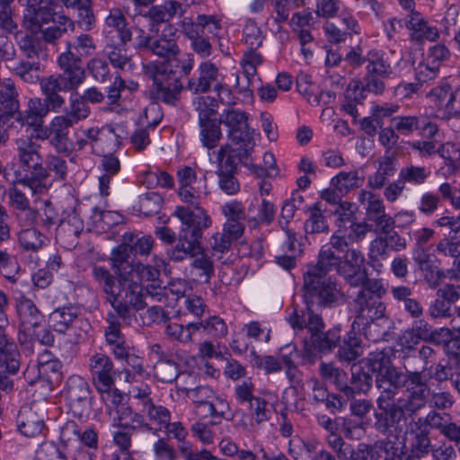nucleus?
Returning a JSON list of instances; mask_svg holds the SVG:
<instances>
[{"label": "nucleus", "instance_id": "obj_1", "mask_svg": "<svg viewBox=\"0 0 460 460\" xmlns=\"http://www.w3.org/2000/svg\"><path fill=\"white\" fill-rule=\"evenodd\" d=\"M93 277L99 288L107 296L106 300L118 315L123 319L130 318L132 311H140L149 305L145 301L142 283L157 284L160 281V270L151 265L136 262L130 271L128 281L121 283L119 288L114 286L111 272L102 266H93Z\"/></svg>", "mask_w": 460, "mask_h": 460}, {"label": "nucleus", "instance_id": "obj_57", "mask_svg": "<svg viewBox=\"0 0 460 460\" xmlns=\"http://www.w3.org/2000/svg\"><path fill=\"white\" fill-rule=\"evenodd\" d=\"M19 357L13 346L0 347V371L16 374L20 368Z\"/></svg>", "mask_w": 460, "mask_h": 460}, {"label": "nucleus", "instance_id": "obj_64", "mask_svg": "<svg viewBox=\"0 0 460 460\" xmlns=\"http://www.w3.org/2000/svg\"><path fill=\"white\" fill-rule=\"evenodd\" d=\"M59 222L58 214L49 200H45L43 208L38 210V218L36 226L45 231H49Z\"/></svg>", "mask_w": 460, "mask_h": 460}, {"label": "nucleus", "instance_id": "obj_49", "mask_svg": "<svg viewBox=\"0 0 460 460\" xmlns=\"http://www.w3.org/2000/svg\"><path fill=\"white\" fill-rule=\"evenodd\" d=\"M431 174L429 168L426 166H418L409 164L402 167L399 172V178L406 183L411 185H422L424 184Z\"/></svg>", "mask_w": 460, "mask_h": 460}, {"label": "nucleus", "instance_id": "obj_11", "mask_svg": "<svg viewBox=\"0 0 460 460\" xmlns=\"http://www.w3.org/2000/svg\"><path fill=\"white\" fill-rule=\"evenodd\" d=\"M23 7L22 25L32 34L40 33L41 27L48 25L61 12H57V0H18Z\"/></svg>", "mask_w": 460, "mask_h": 460}, {"label": "nucleus", "instance_id": "obj_15", "mask_svg": "<svg viewBox=\"0 0 460 460\" xmlns=\"http://www.w3.org/2000/svg\"><path fill=\"white\" fill-rule=\"evenodd\" d=\"M224 75L219 67L211 60L202 61L197 68L196 75L190 78L186 89L193 94L208 93L220 89L226 92L222 86Z\"/></svg>", "mask_w": 460, "mask_h": 460}, {"label": "nucleus", "instance_id": "obj_47", "mask_svg": "<svg viewBox=\"0 0 460 460\" xmlns=\"http://www.w3.org/2000/svg\"><path fill=\"white\" fill-rule=\"evenodd\" d=\"M363 177L359 176L358 170L341 172L332 179V185L344 195L353 189L358 188L363 182Z\"/></svg>", "mask_w": 460, "mask_h": 460}, {"label": "nucleus", "instance_id": "obj_45", "mask_svg": "<svg viewBox=\"0 0 460 460\" xmlns=\"http://www.w3.org/2000/svg\"><path fill=\"white\" fill-rule=\"evenodd\" d=\"M84 229V222L76 211L69 212L60 221L57 227V234L60 237L71 239L77 238Z\"/></svg>", "mask_w": 460, "mask_h": 460}, {"label": "nucleus", "instance_id": "obj_32", "mask_svg": "<svg viewBox=\"0 0 460 460\" xmlns=\"http://www.w3.org/2000/svg\"><path fill=\"white\" fill-rule=\"evenodd\" d=\"M378 166L376 171L367 177V186L372 190H381L384 188L390 177H393L397 169L395 158L392 155H385L377 159Z\"/></svg>", "mask_w": 460, "mask_h": 460}, {"label": "nucleus", "instance_id": "obj_24", "mask_svg": "<svg viewBox=\"0 0 460 460\" xmlns=\"http://www.w3.org/2000/svg\"><path fill=\"white\" fill-rule=\"evenodd\" d=\"M402 371L388 369L376 376V386L379 392L376 404L396 402L395 398L402 386Z\"/></svg>", "mask_w": 460, "mask_h": 460}, {"label": "nucleus", "instance_id": "obj_8", "mask_svg": "<svg viewBox=\"0 0 460 460\" xmlns=\"http://www.w3.org/2000/svg\"><path fill=\"white\" fill-rule=\"evenodd\" d=\"M247 114L238 109L228 108L220 114L219 123L227 127V137L233 144L237 146L232 148L229 146L228 153H234L239 158L247 157L252 148V131L248 127Z\"/></svg>", "mask_w": 460, "mask_h": 460}, {"label": "nucleus", "instance_id": "obj_19", "mask_svg": "<svg viewBox=\"0 0 460 460\" xmlns=\"http://www.w3.org/2000/svg\"><path fill=\"white\" fill-rule=\"evenodd\" d=\"M66 398L71 411L78 418L88 415L91 409L90 386L80 376H72L66 382Z\"/></svg>", "mask_w": 460, "mask_h": 460}, {"label": "nucleus", "instance_id": "obj_26", "mask_svg": "<svg viewBox=\"0 0 460 460\" xmlns=\"http://www.w3.org/2000/svg\"><path fill=\"white\" fill-rule=\"evenodd\" d=\"M287 320L295 331H303L306 328L310 335L318 333L324 328L322 317L311 306H306V310L301 312L293 308Z\"/></svg>", "mask_w": 460, "mask_h": 460}, {"label": "nucleus", "instance_id": "obj_50", "mask_svg": "<svg viewBox=\"0 0 460 460\" xmlns=\"http://www.w3.org/2000/svg\"><path fill=\"white\" fill-rule=\"evenodd\" d=\"M199 136L202 145L212 149L216 147L221 138V129L216 119L207 121L199 122Z\"/></svg>", "mask_w": 460, "mask_h": 460}, {"label": "nucleus", "instance_id": "obj_12", "mask_svg": "<svg viewBox=\"0 0 460 460\" xmlns=\"http://www.w3.org/2000/svg\"><path fill=\"white\" fill-rule=\"evenodd\" d=\"M404 368L402 386L405 387V392L404 396L400 399L418 413L425 408L430 394L429 377L427 376L424 370H411L406 365H404Z\"/></svg>", "mask_w": 460, "mask_h": 460}, {"label": "nucleus", "instance_id": "obj_14", "mask_svg": "<svg viewBox=\"0 0 460 460\" xmlns=\"http://www.w3.org/2000/svg\"><path fill=\"white\" fill-rule=\"evenodd\" d=\"M179 182L178 194L181 200L198 207L201 199L208 195L207 177L203 174L197 176L196 171L190 166H184L178 170Z\"/></svg>", "mask_w": 460, "mask_h": 460}, {"label": "nucleus", "instance_id": "obj_4", "mask_svg": "<svg viewBox=\"0 0 460 460\" xmlns=\"http://www.w3.org/2000/svg\"><path fill=\"white\" fill-rule=\"evenodd\" d=\"M385 293L384 288L379 294H371L352 302L356 314L353 324L361 325L366 338L373 342L388 341L394 328L393 321L385 315V305L381 301Z\"/></svg>", "mask_w": 460, "mask_h": 460}, {"label": "nucleus", "instance_id": "obj_43", "mask_svg": "<svg viewBox=\"0 0 460 460\" xmlns=\"http://www.w3.org/2000/svg\"><path fill=\"white\" fill-rule=\"evenodd\" d=\"M104 52L113 67L122 71H130L133 69L134 63L131 56L128 54L126 45H123L122 42L117 45H107L104 49Z\"/></svg>", "mask_w": 460, "mask_h": 460}, {"label": "nucleus", "instance_id": "obj_18", "mask_svg": "<svg viewBox=\"0 0 460 460\" xmlns=\"http://www.w3.org/2000/svg\"><path fill=\"white\" fill-rule=\"evenodd\" d=\"M46 416L44 402H32L22 406L17 417L20 432L26 437H35L40 434L45 427Z\"/></svg>", "mask_w": 460, "mask_h": 460}, {"label": "nucleus", "instance_id": "obj_5", "mask_svg": "<svg viewBox=\"0 0 460 460\" xmlns=\"http://www.w3.org/2000/svg\"><path fill=\"white\" fill-rule=\"evenodd\" d=\"M337 274L342 277L349 287L359 288L353 299L362 298L371 294H379L385 288L381 279L368 277L364 254L358 249L348 250L341 256Z\"/></svg>", "mask_w": 460, "mask_h": 460}, {"label": "nucleus", "instance_id": "obj_37", "mask_svg": "<svg viewBox=\"0 0 460 460\" xmlns=\"http://www.w3.org/2000/svg\"><path fill=\"white\" fill-rule=\"evenodd\" d=\"M143 411L146 414L149 424L158 432L164 429V426H168L171 420V411L163 405H156L151 398H146L143 402Z\"/></svg>", "mask_w": 460, "mask_h": 460}, {"label": "nucleus", "instance_id": "obj_29", "mask_svg": "<svg viewBox=\"0 0 460 460\" xmlns=\"http://www.w3.org/2000/svg\"><path fill=\"white\" fill-rule=\"evenodd\" d=\"M116 416L112 419V426L123 429L136 431L138 429L156 434V429L146 421L144 416L138 412H135L128 406L121 405L116 411Z\"/></svg>", "mask_w": 460, "mask_h": 460}, {"label": "nucleus", "instance_id": "obj_25", "mask_svg": "<svg viewBox=\"0 0 460 460\" xmlns=\"http://www.w3.org/2000/svg\"><path fill=\"white\" fill-rule=\"evenodd\" d=\"M132 252L128 242H125L119 244L117 248L112 251V257L111 258V267L113 274L111 273V279L114 286L119 288L121 283L128 281L130 271L133 270V266L136 262L129 261V254Z\"/></svg>", "mask_w": 460, "mask_h": 460}, {"label": "nucleus", "instance_id": "obj_2", "mask_svg": "<svg viewBox=\"0 0 460 460\" xmlns=\"http://www.w3.org/2000/svg\"><path fill=\"white\" fill-rule=\"evenodd\" d=\"M31 127L33 133L16 138V155L22 170L15 172L16 181L31 190L33 193L41 194L48 190L49 173L43 166V156L40 153V145L34 140L50 139L52 130L50 125L43 126V120L36 121Z\"/></svg>", "mask_w": 460, "mask_h": 460}, {"label": "nucleus", "instance_id": "obj_58", "mask_svg": "<svg viewBox=\"0 0 460 460\" xmlns=\"http://www.w3.org/2000/svg\"><path fill=\"white\" fill-rule=\"evenodd\" d=\"M66 114L77 124L90 116L91 109L79 94H72L69 98V111Z\"/></svg>", "mask_w": 460, "mask_h": 460}, {"label": "nucleus", "instance_id": "obj_38", "mask_svg": "<svg viewBox=\"0 0 460 460\" xmlns=\"http://www.w3.org/2000/svg\"><path fill=\"white\" fill-rule=\"evenodd\" d=\"M341 256L326 245H323L317 256V261L315 264H309L306 266L307 270H312L313 269L318 270V273L324 274L336 270L338 273V268L340 267Z\"/></svg>", "mask_w": 460, "mask_h": 460}, {"label": "nucleus", "instance_id": "obj_36", "mask_svg": "<svg viewBox=\"0 0 460 460\" xmlns=\"http://www.w3.org/2000/svg\"><path fill=\"white\" fill-rule=\"evenodd\" d=\"M319 373L323 381L332 384L336 389L347 396L349 392V376L346 371L337 367L333 363L322 362L319 366Z\"/></svg>", "mask_w": 460, "mask_h": 460}, {"label": "nucleus", "instance_id": "obj_7", "mask_svg": "<svg viewBox=\"0 0 460 460\" xmlns=\"http://www.w3.org/2000/svg\"><path fill=\"white\" fill-rule=\"evenodd\" d=\"M32 33L24 34L17 42L19 49L26 58L7 65L10 72L22 82L35 84L40 80L41 71L39 56L41 53L40 41Z\"/></svg>", "mask_w": 460, "mask_h": 460}, {"label": "nucleus", "instance_id": "obj_63", "mask_svg": "<svg viewBox=\"0 0 460 460\" xmlns=\"http://www.w3.org/2000/svg\"><path fill=\"white\" fill-rule=\"evenodd\" d=\"M244 44L248 49H259L264 40V35L257 22L248 20L243 29Z\"/></svg>", "mask_w": 460, "mask_h": 460}, {"label": "nucleus", "instance_id": "obj_56", "mask_svg": "<svg viewBox=\"0 0 460 460\" xmlns=\"http://www.w3.org/2000/svg\"><path fill=\"white\" fill-rule=\"evenodd\" d=\"M19 243L26 251L36 252L44 244V236L35 227H28L19 233Z\"/></svg>", "mask_w": 460, "mask_h": 460}, {"label": "nucleus", "instance_id": "obj_41", "mask_svg": "<svg viewBox=\"0 0 460 460\" xmlns=\"http://www.w3.org/2000/svg\"><path fill=\"white\" fill-rule=\"evenodd\" d=\"M105 25L114 29L119 36L120 42L127 45L132 40V31L128 26V22L119 8H111L105 18Z\"/></svg>", "mask_w": 460, "mask_h": 460}, {"label": "nucleus", "instance_id": "obj_22", "mask_svg": "<svg viewBox=\"0 0 460 460\" xmlns=\"http://www.w3.org/2000/svg\"><path fill=\"white\" fill-rule=\"evenodd\" d=\"M49 323L54 331L60 333H66L73 328L83 330L89 327L87 321L80 317L78 309L72 305L55 309L49 315Z\"/></svg>", "mask_w": 460, "mask_h": 460}, {"label": "nucleus", "instance_id": "obj_31", "mask_svg": "<svg viewBox=\"0 0 460 460\" xmlns=\"http://www.w3.org/2000/svg\"><path fill=\"white\" fill-rule=\"evenodd\" d=\"M51 22L52 25L47 28L41 27L40 31L42 40L50 45H56L66 33L74 32L75 30V22L64 12L58 14Z\"/></svg>", "mask_w": 460, "mask_h": 460}, {"label": "nucleus", "instance_id": "obj_46", "mask_svg": "<svg viewBox=\"0 0 460 460\" xmlns=\"http://www.w3.org/2000/svg\"><path fill=\"white\" fill-rule=\"evenodd\" d=\"M392 349L376 350L369 354L365 359L363 364L367 367L371 368L373 373L384 374L388 369H399L393 366L390 362Z\"/></svg>", "mask_w": 460, "mask_h": 460}, {"label": "nucleus", "instance_id": "obj_21", "mask_svg": "<svg viewBox=\"0 0 460 460\" xmlns=\"http://www.w3.org/2000/svg\"><path fill=\"white\" fill-rule=\"evenodd\" d=\"M414 420L429 432L430 429L438 430L442 436L451 441H457L460 438V426L452 421V417L448 413L432 410L425 417H419Z\"/></svg>", "mask_w": 460, "mask_h": 460}, {"label": "nucleus", "instance_id": "obj_40", "mask_svg": "<svg viewBox=\"0 0 460 460\" xmlns=\"http://www.w3.org/2000/svg\"><path fill=\"white\" fill-rule=\"evenodd\" d=\"M341 329L334 327L327 332H320L310 335L309 342L311 347L317 351H331L341 341Z\"/></svg>", "mask_w": 460, "mask_h": 460}, {"label": "nucleus", "instance_id": "obj_28", "mask_svg": "<svg viewBox=\"0 0 460 460\" xmlns=\"http://www.w3.org/2000/svg\"><path fill=\"white\" fill-rule=\"evenodd\" d=\"M407 433L411 436L410 453L407 456L420 459L432 453L429 431L419 426L414 419L409 422Z\"/></svg>", "mask_w": 460, "mask_h": 460}, {"label": "nucleus", "instance_id": "obj_23", "mask_svg": "<svg viewBox=\"0 0 460 460\" xmlns=\"http://www.w3.org/2000/svg\"><path fill=\"white\" fill-rule=\"evenodd\" d=\"M152 352L157 356L154 365V376L161 383H172L181 373L180 364L176 361L177 356L165 352L159 344L152 346Z\"/></svg>", "mask_w": 460, "mask_h": 460}, {"label": "nucleus", "instance_id": "obj_59", "mask_svg": "<svg viewBox=\"0 0 460 460\" xmlns=\"http://www.w3.org/2000/svg\"><path fill=\"white\" fill-rule=\"evenodd\" d=\"M20 266L15 257L6 250L0 249V274L12 283L17 281Z\"/></svg>", "mask_w": 460, "mask_h": 460}, {"label": "nucleus", "instance_id": "obj_27", "mask_svg": "<svg viewBox=\"0 0 460 460\" xmlns=\"http://www.w3.org/2000/svg\"><path fill=\"white\" fill-rule=\"evenodd\" d=\"M177 30L171 24L164 26L161 34L153 39L150 51L160 58H173L180 53Z\"/></svg>", "mask_w": 460, "mask_h": 460}, {"label": "nucleus", "instance_id": "obj_16", "mask_svg": "<svg viewBox=\"0 0 460 460\" xmlns=\"http://www.w3.org/2000/svg\"><path fill=\"white\" fill-rule=\"evenodd\" d=\"M229 146H221L218 151V167L216 171L217 184L222 192L234 195L240 190V182L236 178L237 163L241 161L234 153H228Z\"/></svg>", "mask_w": 460, "mask_h": 460}, {"label": "nucleus", "instance_id": "obj_52", "mask_svg": "<svg viewBox=\"0 0 460 460\" xmlns=\"http://www.w3.org/2000/svg\"><path fill=\"white\" fill-rule=\"evenodd\" d=\"M358 199L366 211V218L385 212L383 199L372 191L361 190L358 192Z\"/></svg>", "mask_w": 460, "mask_h": 460}, {"label": "nucleus", "instance_id": "obj_20", "mask_svg": "<svg viewBox=\"0 0 460 460\" xmlns=\"http://www.w3.org/2000/svg\"><path fill=\"white\" fill-rule=\"evenodd\" d=\"M93 383L98 392H103L115 385V370L112 360L103 353L92 355L88 361Z\"/></svg>", "mask_w": 460, "mask_h": 460}, {"label": "nucleus", "instance_id": "obj_17", "mask_svg": "<svg viewBox=\"0 0 460 460\" xmlns=\"http://www.w3.org/2000/svg\"><path fill=\"white\" fill-rule=\"evenodd\" d=\"M15 308L19 321L18 339L33 334L34 329H40L45 322V316L35 303L22 295L15 299Z\"/></svg>", "mask_w": 460, "mask_h": 460}, {"label": "nucleus", "instance_id": "obj_39", "mask_svg": "<svg viewBox=\"0 0 460 460\" xmlns=\"http://www.w3.org/2000/svg\"><path fill=\"white\" fill-rule=\"evenodd\" d=\"M389 77H380L376 75H365L364 85L360 88L358 83H355L353 86V93H351V84L348 89V97L355 101H359L362 96L363 91H367L374 94H382L385 89V81Z\"/></svg>", "mask_w": 460, "mask_h": 460}, {"label": "nucleus", "instance_id": "obj_3", "mask_svg": "<svg viewBox=\"0 0 460 460\" xmlns=\"http://www.w3.org/2000/svg\"><path fill=\"white\" fill-rule=\"evenodd\" d=\"M173 216L181 223L176 244L169 252L172 261L180 262L192 259L202 252L203 231L210 226L211 220L199 207L192 210L188 207H176Z\"/></svg>", "mask_w": 460, "mask_h": 460}, {"label": "nucleus", "instance_id": "obj_6", "mask_svg": "<svg viewBox=\"0 0 460 460\" xmlns=\"http://www.w3.org/2000/svg\"><path fill=\"white\" fill-rule=\"evenodd\" d=\"M305 269L303 275V299L306 306L331 307L337 301L338 288L335 280L324 274Z\"/></svg>", "mask_w": 460, "mask_h": 460}, {"label": "nucleus", "instance_id": "obj_62", "mask_svg": "<svg viewBox=\"0 0 460 460\" xmlns=\"http://www.w3.org/2000/svg\"><path fill=\"white\" fill-rule=\"evenodd\" d=\"M460 95V90H456L453 93V95L449 97L441 107L436 109V116L438 119L449 120L453 118H460V101L458 97Z\"/></svg>", "mask_w": 460, "mask_h": 460}, {"label": "nucleus", "instance_id": "obj_54", "mask_svg": "<svg viewBox=\"0 0 460 460\" xmlns=\"http://www.w3.org/2000/svg\"><path fill=\"white\" fill-rule=\"evenodd\" d=\"M381 454L376 444L360 442L356 447L350 446L344 460H379Z\"/></svg>", "mask_w": 460, "mask_h": 460}, {"label": "nucleus", "instance_id": "obj_35", "mask_svg": "<svg viewBox=\"0 0 460 460\" xmlns=\"http://www.w3.org/2000/svg\"><path fill=\"white\" fill-rule=\"evenodd\" d=\"M66 9L77 11V23L84 31H91L96 22L92 0H59Z\"/></svg>", "mask_w": 460, "mask_h": 460}, {"label": "nucleus", "instance_id": "obj_51", "mask_svg": "<svg viewBox=\"0 0 460 460\" xmlns=\"http://www.w3.org/2000/svg\"><path fill=\"white\" fill-rule=\"evenodd\" d=\"M189 396L192 399L193 403L196 405L197 410L201 408H208V411H214V400L223 403L217 397H216L214 391L206 385H200L189 391Z\"/></svg>", "mask_w": 460, "mask_h": 460}, {"label": "nucleus", "instance_id": "obj_61", "mask_svg": "<svg viewBox=\"0 0 460 460\" xmlns=\"http://www.w3.org/2000/svg\"><path fill=\"white\" fill-rule=\"evenodd\" d=\"M192 269L199 271V277L205 283H209L211 277L214 275V264L211 258L202 249V252L192 258L190 264Z\"/></svg>", "mask_w": 460, "mask_h": 460}, {"label": "nucleus", "instance_id": "obj_42", "mask_svg": "<svg viewBox=\"0 0 460 460\" xmlns=\"http://www.w3.org/2000/svg\"><path fill=\"white\" fill-rule=\"evenodd\" d=\"M366 75H376L380 77H390L393 67L381 51L372 49L367 54Z\"/></svg>", "mask_w": 460, "mask_h": 460}, {"label": "nucleus", "instance_id": "obj_34", "mask_svg": "<svg viewBox=\"0 0 460 460\" xmlns=\"http://www.w3.org/2000/svg\"><path fill=\"white\" fill-rule=\"evenodd\" d=\"M358 22L348 15L341 19L337 24L326 22L323 30L328 40L332 43H341L346 40L348 35L358 33Z\"/></svg>", "mask_w": 460, "mask_h": 460}, {"label": "nucleus", "instance_id": "obj_9", "mask_svg": "<svg viewBox=\"0 0 460 460\" xmlns=\"http://www.w3.org/2000/svg\"><path fill=\"white\" fill-rule=\"evenodd\" d=\"M149 73L153 80L150 90L151 98L156 102L176 106L183 89L176 73L164 65L151 66Z\"/></svg>", "mask_w": 460, "mask_h": 460}, {"label": "nucleus", "instance_id": "obj_48", "mask_svg": "<svg viewBox=\"0 0 460 460\" xmlns=\"http://www.w3.org/2000/svg\"><path fill=\"white\" fill-rule=\"evenodd\" d=\"M309 217L305 222V231L306 234L328 233L329 225L323 214L318 203L314 204L308 208Z\"/></svg>", "mask_w": 460, "mask_h": 460}, {"label": "nucleus", "instance_id": "obj_60", "mask_svg": "<svg viewBox=\"0 0 460 460\" xmlns=\"http://www.w3.org/2000/svg\"><path fill=\"white\" fill-rule=\"evenodd\" d=\"M125 242H128L132 252L141 256H148L154 246V239L150 235L138 237L132 233H126L124 235Z\"/></svg>", "mask_w": 460, "mask_h": 460}, {"label": "nucleus", "instance_id": "obj_44", "mask_svg": "<svg viewBox=\"0 0 460 460\" xmlns=\"http://www.w3.org/2000/svg\"><path fill=\"white\" fill-rule=\"evenodd\" d=\"M337 356L340 361L351 362L356 360L363 353L361 341L353 332H349L340 343Z\"/></svg>", "mask_w": 460, "mask_h": 460}, {"label": "nucleus", "instance_id": "obj_53", "mask_svg": "<svg viewBox=\"0 0 460 460\" xmlns=\"http://www.w3.org/2000/svg\"><path fill=\"white\" fill-rule=\"evenodd\" d=\"M195 111L198 113L199 122L216 119L217 100L211 96H198L193 100Z\"/></svg>", "mask_w": 460, "mask_h": 460}, {"label": "nucleus", "instance_id": "obj_13", "mask_svg": "<svg viewBox=\"0 0 460 460\" xmlns=\"http://www.w3.org/2000/svg\"><path fill=\"white\" fill-rule=\"evenodd\" d=\"M417 412L400 398L396 402L377 404L375 412V429L381 434L386 435L394 431L401 430V422L407 415L411 417Z\"/></svg>", "mask_w": 460, "mask_h": 460}, {"label": "nucleus", "instance_id": "obj_30", "mask_svg": "<svg viewBox=\"0 0 460 460\" xmlns=\"http://www.w3.org/2000/svg\"><path fill=\"white\" fill-rule=\"evenodd\" d=\"M39 83L49 111L55 113L61 112L66 104V99L61 95V93H69L71 91L64 88L58 82L51 81L48 76L40 77Z\"/></svg>", "mask_w": 460, "mask_h": 460}, {"label": "nucleus", "instance_id": "obj_33", "mask_svg": "<svg viewBox=\"0 0 460 460\" xmlns=\"http://www.w3.org/2000/svg\"><path fill=\"white\" fill-rule=\"evenodd\" d=\"M351 378L349 381V392L348 398H353L357 394H367L373 385V372L364 364H355L351 367Z\"/></svg>", "mask_w": 460, "mask_h": 460}, {"label": "nucleus", "instance_id": "obj_55", "mask_svg": "<svg viewBox=\"0 0 460 460\" xmlns=\"http://www.w3.org/2000/svg\"><path fill=\"white\" fill-rule=\"evenodd\" d=\"M258 49H248L244 51L241 66L243 73L246 77L247 81L250 82L257 75V66L262 64L263 57L257 51Z\"/></svg>", "mask_w": 460, "mask_h": 460}, {"label": "nucleus", "instance_id": "obj_10", "mask_svg": "<svg viewBox=\"0 0 460 460\" xmlns=\"http://www.w3.org/2000/svg\"><path fill=\"white\" fill-rule=\"evenodd\" d=\"M57 64L60 73L48 75V77L51 81L58 82L64 88H67L72 92L77 91L84 83L86 73L83 59L72 51L70 40L66 42V51L58 57Z\"/></svg>", "mask_w": 460, "mask_h": 460}]
</instances>
